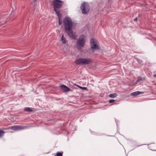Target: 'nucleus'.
Instances as JSON below:
<instances>
[{"label": "nucleus", "mask_w": 156, "mask_h": 156, "mask_svg": "<svg viewBox=\"0 0 156 156\" xmlns=\"http://www.w3.org/2000/svg\"><path fill=\"white\" fill-rule=\"evenodd\" d=\"M144 93V92L139 91H136L131 93V94L133 96H136L141 94Z\"/></svg>", "instance_id": "obj_12"}, {"label": "nucleus", "mask_w": 156, "mask_h": 156, "mask_svg": "<svg viewBox=\"0 0 156 156\" xmlns=\"http://www.w3.org/2000/svg\"><path fill=\"white\" fill-rule=\"evenodd\" d=\"M86 41L85 36L82 34L79 37L76 43V46L78 50H80L84 47Z\"/></svg>", "instance_id": "obj_1"}, {"label": "nucleus", "mask_w": 156, "mask_h": 156, "mask_svg": "<svg viewBox=\"0 0 156 156\" xmlns=\"http://www.w3.org/2000/svg\"><path fill=\"white\" fill-rule=\"evenodd\" d=\"M91 62V59L90 58H83V65H85L90 64Z\"/></svg>", "instance_id": "obj_8"}, {"label": "nucleus", "mask_w": 156, "mask_h": 156, "mask_svg": "<svg viewBox=\"0 0 156 156\" xmlns=\"http://www.w3.org/2000/svg\"><path fill=\"white\" fill-rule=\"evenodd\" d=\"M23 129V128L22 126H11L9 128V129H11L15 131H17Z\"/></svg>", "instance_id": "obj_7"}, {"label": "nucleus", "mask_w": 156, "mask_h": 156, "mask_svg": "<svg viewBox=\"0 0 156 156\" xmlns=\"http://www.w3.org/2000/svg\"><path fill=\"white\" fill-rule=\"evenodd\" d=\"M137 17L134 19L133 20L135 21H137Z\"/></svg>", "instance_id": "obj_22"}, {"label": "nucleus", "mask_w": 156, "mask_h": 156, "mask_svg": "<svg viewBox=\"0 0 156 156\" xmlns=\"http://www.w3.org/2000/svg\"><path fill=\"white\" fill-rule=\"evenodd\" d=\"M138 80L136 81L137 82H140V81L143 80V78L141 77H139L138 78Z\"/></svg>", "instance_id": "obj_17"}, {"label": "nucleus", "mask_w": 156, "mask_h": 156, "mask_svg": "<svg viewBox=\"0 0 156 156\" xmlns=\"http://www.w3.org/2000/svg\"><path fill=\"white\" fill-rule=\"evenodd\" d=\"M61 87L62 89H63L66 91H69L70 90V89L69 88L64 85H61Z\"/></svg>", "instance_id": "obj_11"}, {"label": "nucleus", "mask_w": 156, "mask_h": 156, "mask_svg": "<svg viewBox=\"0 0 156 156\" xmlns=\"http://www.w3.org/2000/svg\"><path fill=\"white\" fill-rule=\"evenodd\" d=\"M56 14L57 15L58 18V24L59 25H61L62 23V20L61 19V14L60 12H56Z\"/></svg>", "instance_id": "obj_10"}, {"label": "nucleus", "mask_w": 156, "mask_h": 156, "mask_svg": "<svg viewBox=\"0 0 156 156\" xmlns=\"http://www.w3.org/2000/svg\"><path fill=\"white\" fill-rule=\"evenodd\" d=\"M83 58H81L77 59L75 61V63L77 65H83Z\"/></svg>", "instance_id": "obj_9"}, {"label": "nucleus", "mask_w": 156, "mask_h": 156, "mask_svg": "<svg viewBox=\"0 0 156 156\" xmlns=\"http://www.w3.org/2000/svg\"><path fill=\"white\" fill-rule=\"evenodd\" d=\"M65 31L67 34L68 36H69L70 38L73 40L76 39V36L74 34L73 31L71 30H65Z\"/></svg>", "instance_id": "obj_6"}, {"label": "nucleus", "mask_w": 156, "mask_h": 156, "mask_svg": "<svg viewBox=\"0 0 156 156\" xmlns=\"http://www.w3.org/2000/svg\"><path fill=\"white\" fill-rule=\"evenodd\" d=\"M115 100H113V99H111V100H110L109 101V102L110 103H112L114 102H115Z\"/></svg>", "instance_id": "obj_21"}, {"label": "nucleus", "mask_w": 156, "mask_h": 156, "mask_svg": "<svg viewBox=\"0 0 156 156\" xmlns=\"http://www.w3.org/2000/svg\"><path fill=\"white\" fill-rule=\"evenodd\" d=\"M136 60L137 61L140 63L142 62V60H140L138 58H136Z\"/></svg>", "instance_id": "obj_20"}, {"label": "nucleus", "mask_w": 156, "mask_h": 156, "mask_svg": "<svg viewBox=\"0 0 156 156\" xmlns=\"http://www.w3.org/2000/svg\"><path fill=\"white\" fill-rule=\"evenodd\" d=\"M4 21V23H5L6 22V21Z\"/></svg>", "instance_id": "obj_26"}, {"label": "nucleus", "mask_w": 156, "mask_h": 156, "mask_svg": "<svg viewBox=\"0 0 156 156\" xmlns=\"http://www.w3.org/2000/svg\"><path fill=\"white\" fill-rule=\"evenodd\" d=\"M62 1L60 0H54L53 1V5L55 11L56 13V12H60L59 10L56 9H59L62 6Z\"/></svg>", "instance_id": "obj_4"}, {"label": "nucleus", "mask_w": 156, "mask_h": 156, "mask_svg": "<svg viewBox=\"0 0 156 156\" xmlns=\"http://www.w3.org/2000/svg\"><path fill=\"white\" fill-rule=\"evenodd\" d=\"M5 132L2 130H0V137H2L5 133Z\"/></svg>", "instance_id": "obj_16"}, {"label": "nucleus", "mask_w": 156, "mask_h": 156, "mask_svg": "<svg viewBox=\"0 0 156 156\" xmlns=\"http://www.w3.org/2000/svg\"><path fill=\"white\" fill-rule=\"evenodd\" d=\"M36 1H37L36 0H33V2H34V3Z\"/></svg>", "instance_id": "obj_24"}, {"label": "nucleus", "mask_w": 156, "mask_h": 156, "mask_svg": "<svg viewBox=\"0 0 156 156\" xmlns=\"http://www.w3.org/2000/svg\"><path fill=\"white\" fill-rule=\"evenodd\" d=\"M77 86L79 87L81 89H82L83 90H87V88L86 87H82L80 86L79 85H78Z\"/></svg>", "instance_id": "obj_19"}, {"label": "nucleus", "mask_w": 156, "mask_h": 156, "mask_svg": "<svg viewBox=\"0 0 156 156\" xmlns=\"http://www.w3.org/2000/svg\"><path fill=\"white\" fill-rule=\"evenodd\" d=\"M3 18V17H0V20L1 21V22L2 21V19Z\"/></svg>", "instance_id": "obj_23"}, {"label": "nucleus", "mask_w": 156, "mask_h": 156, "mask_svg": "<svg viewBox=\"0 0 156 156\" xmlns=\"http://www.w3.org/2000/svg\"><path fill=\"white\" fill-rule=\"evenodd\" d=\"M63 152H58L56 153V156H62Z\"/></svg>", "instance_id": "obj_18"}, {"label": "nucleus", "mask_w": 156, "mask_h": 156, "mask_svg": "<svg viewBox=\"0 0 156 156\" xmlns=\"http://www.w3.org/2000/svg\"><path fill=\"white\" fill-rule=\"evenodd\" d=\"M63 23L65 27V30H69L72 29L73 22L70 17H66L63 20Z\"/></svg>", "instance_id": "obj_2"}, {"label": "nucleus", "mask_w": 156, "mask_h": 156, "mask_svg": "<svg viewBox=\"0 0 156 156\" xmlns=\"http://www.w3.org/2000/svg\"><path fill=\"white\" fill-rule=\"evenodd\" d=\"M62 41L63 44H66V39L64 37L63 35H62Z\"/></svg>", "instance_id": "obj_15"}, {"label": "nucleus", "mask_w": 156, "mask_h": 156, "mask_svg": "<svg viewBox=\"0 0 156 156\" xmlns=\"http://www.w3.org/2000/svg\"><path fill=\"white\" fill-rule=\"evenodd\" d=\"M117 95L116 93L112 94L109 95V97L111 98H114L117 97Z\"/></svg>", "instance_id": "obj_14"}, {"label": "nucleus", "mask_w": 156, "mask_h": 156, "mask_svg": "<svg viewBox=\"0 0 156 156\" xmlns=\"http://www.w3.org/2000/svg\"><path fill=\"white\" fill-rule=\"evenodd\" d=\"M80 9L82 13L83 14H87L90 10L89 5L85 2H84L81 4Z\"/></svg>", "instance_id": "obj_5"}, {"label": "nucleus", "mask_w": 156, "mask_h": 156, "mask_svg": "<svg viewBox=\"0 0 156 156\" xmlns=\"http://www.w3.org/2000/svg\"><path fill=\"white\" fill-rule=\"evenodd\" d=\"M90 44L91 48L93 52H94V50H98L99 49L98 41L92 38L90 41Z\"/></svg>", "instance_id": "obj_3"}, {"label": "nucleus", "mask_w": 156, "mask_h": 156, "mask_svg": "<svg viewBox=\"0 0 156 156\" xmlns=\"http://www.w3.org/2000/svg\"><path fill=\"white\" fill-rule=\"evenodd\" d=\"M154 76L155 77H156V74L154 75Z\"/></svg>", "instance_id": "obj_25"}, {"label": "nucleus", "mask_w": 156, "mask_h": 156, "mask_svg": "<svg viewBox=\"0 0 156 156\" xmlns=\"http://www.w3.org/2000/svg\"><path fill=\"white\" fill-rule=\"evenodd\" d=\"M23 110L24 111L28 112H31L33 111L32 108L30 107H25Z\"/></svg>", "instance_id": "obj_13"}]
</instances>
